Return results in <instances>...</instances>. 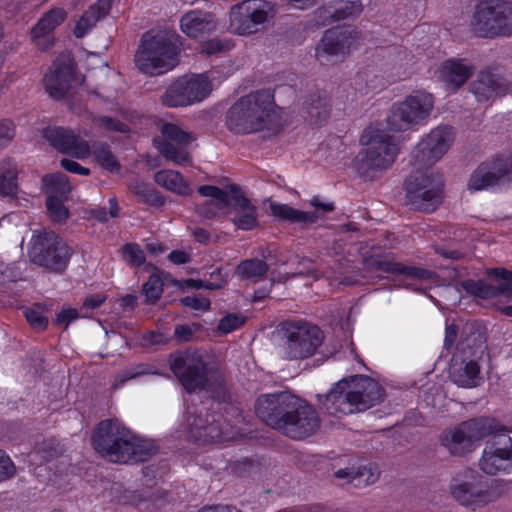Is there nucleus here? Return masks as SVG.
Returning <instances> with one entry per match:
<instances>
[{"instance_id":"f257e3e1","label":"nucleus","mask_w":512,"mask_h":512,"mask_svg":"<svg viewBox=\"0 0 512 512\" xmlns=\"http://www.w3.org/2000/svg\"><path fill=\"white\" fill-rule=\"evenodd\" d=\"M255 410L268 426L293 440L306 439L320 427L315 408L289 392L260 396Z\"/></svg>"},{"instance_id":"f03ea898","label":"nucleus","mask_w":512,"mask_h":512,"mask_svg":"<svg viewBox=\"0 0 512 512\" xmlns=\"http://www.w3.org/2000/svg\"><path fill=\"white\" fill-rule=\"evenodd\" d=\"M94 449L114 463H137L148 460L157 452L152 440L142 439L118 420L101 421L93 436Z\"/></svg>"},{"instance_id":"7ed1b4c3","label":"nucleus","mask_w":512,"mask_h":512,"mask_svg":"<svg viewBox=\"0 0 512 512\" xmlns=\"http://www.w3.org/2000/svg\"><path fill=\"white\" fill-rule=\"evenodd\" d=\"M320 408L332 416L363 412L379 404L384 389L368 376H352L334 384L327 394L317 395Z\"/></svg>"},{"instance_id":"20e7f679","label":"nucleus","mask_w":512,"mask_h":512,"mask_svg":"<svg viewBox=\"0 0 512 512\" xmlns=\"http://www.w3.org/2000/svg\"><path fill=\"white\" fill-rule=\"evenodd\" d=\"M274 113V96L270 90L251 92L239 98L228 110L226 125L235 134H249L265 129Z\"/></svg>"},{"instance_id":"39448f33","label":"nucleus","mask_w":512,"mask_h":512,"mask_svg":"<svg viewBox=\"0 0 512 512\" xmlns=\"http://www.w3.org/2000/svg\"><path fill=\"white\" fill-rule=\"evenodd\" d=\"M169 366L188 393L197 390L214 391L222 387V372L206 363L197 351L176 352L169 356Z\"/></svg>"},{"instance_id":"423d86ee","label":"nucleus","mask_w":512,"mask_h":512,"mask_svg":"<svg viewBox=\"0 0 512 512\" xmlns=\"http://www.w3.org/2000/svg\"><path fill=\"white\" fill-rule=\"evenodd\" d=\"M178 53L179 48L174 35L165 32H146L135 52L134 62L146 75H161L178 65Z\"/></svg>"},{"instance_id":"0eeeda50","label":"nucleus","mask_w":512,"mask_h":512,"mask_svg":"<svg viewBox=\"0 0 512 512\" xmlns=\"http://www.w3.org/2000/svg\"><path fill=\"white\" fill-rule=\"evenodd\" d=\"M363 148L356 157L360 175L372 180L377 172L388 169L396 159L398 147L385 131L367 127L360 138Z\"/></svg>"},{"instance_id":"6e6552de","label":"nucleus","mask_w":512,"mask_h":512,"mask_svg":"<svg viewBox=\"0 0 512 512\" xmlns=\"http://www.w3.org/2000/svg\"><path fill=\"white\" fill-rule=\"evenodd\" d=\"M198 193L216 200L218 209L229 208L230 221L239 230L250 231L259 227L258 208L244 195L239 185L229 184L224 188L203 185L198 188Z\"/></svg>"},{"instance_id":"1a4fd4ad","label":"nucleus","mask_w":512,"mask_h":512,"mask_svg":"<svg viewBox=\"0 0 512 512\" xmlns=\"http://www.w3.org/2000/svg\"><path fill=\"white\" fill-rule=\"evenodd\" d=\"M501 430L494 418L477 417L444 430L440 442L451 455L464 456L474 451L479 441Z\"/></svg>"},{"instance_id":"9d476101","label":"nucleus","mask_w":512,"mask_h":512,"mask_svg":"<svg viewBox=\"0 0 512 512\" xmlns=\"http://www.w3.org/2000/svg\"><path fill=\"white\" fill-rule=\"evenodd\" d=\"M508 491V483L494 479L484 483L472 473L458 474L450 483L452 497L466 507L484 506L500 499Z\"/></svg>"},{"instance_id":"9b49d317","label":"nucleus","mask_w":512,"mask_h":512,"mask_svg":"<svg viewBox=\"0 0 512 512\" xmlns=\"http://www.w3.org/2000/svg\"><path fill=\"white\" fill-rule=\"evenodd\" d=\"M73 250L54 232L34 231L30 240V261L53 273H62L68 266Z\"/></svg>"},{"instance_id":"f8f14e48","label":"nucleus","mask_w":512,"mask_h":512,"mask_svg":"<svg viewBox=\"0 0 512 512\" xmlns=\"http://www.w3.org/2000/svg\"><path fill=\"white\" fill-rule=\"evenodd\" d=\"M443 186L438 173L417 169L406 179V204L416 211L433 212L443 201Z\"/></svg>"},{"instance_id":"ddd939ff","label":"nucleus","mask_w":512,"mask_h":512,"mask_svg":"<svg viewBox=\"0 0 512 512\" xmlns=\"http://www.w3.org/2000/svg\"><path fill=\"white\" fill-rule=\"evenodd\" d=\"M471 27L480 37L512 34V3L505 0H481L475 7Z\"/></svg>"},{"instance_id":"4468645a","label":"nucleus","mask_w":512,"mask_h":512,"mask_svg":"<svg viewBox=\"0 0 512 512\" xmlns=\"http://www.w3.org/2000/svg\"><path fill=\"white\" fill-rule=\"evenodd\" d=\"M434 106L433 96L416 91L392 106L387 124L392 131H406L425 120Z\"/></svg>"},{"instance_id":"2eb2a0df","label":"nucleus","mask_w":512,"mask_h":512,"mask_svg":"<svg viewBox=\"0 0 512 512\" xmlns=\"http://www.w3.org/2000/svg\"><path fill=\"white\" fill-rule=\"evenodd\" d=\"M211 91V84L204 74L178 77L160 96L162 105L170 108L185 107L201 102Z\"/></svg>"},{"instance_id":"dca6fc26","label":"nucleus","mask_w":512,"mask_h":512,"mask_svg":"<svg viewBox=\"0 0 512 512\" xmlns=\"http://www.w3.org/2000/svg\"><path fill=\"white\" fill-rule=\"evenodd\" d=\"M284 330V354L290 360L312 356L324 339L323 332L316 325L307 322H287Z\"/></svg>"},{"instance_id":"f3484780","label":"nucleus","mask_w":512,"mask_h":512,"mask_svg":"<svg viewBox=\"0 0 512 512\" xmlns=\"http://www.w3.org/2000/svg\"><path fill=\"white\" fill-rule=\"evenodd\" d=\"M273 16V8L263 0H245L234 5L230 10L232 33L250 35L259 32Z\"/></svg>"},{"instance_id":"a211bd4d","label":"nucleus","mask_w":512,"mask_h":512,"mask_svg":"<svg viewBox=\"0 0 512 512\" xmlns=\"http://www.w3.org/2000/svg\"><path fill=\"white\" fill-rule=\"evenodd\" d=\"M454 135L451 127L438 126L430 131L413 149L411 158L416 169L427 170L448 151Z\"/></svg>"},{"instance_id":"6ab92c4d","label":"nucleus","mask_w":512,"mask_h":512,"mask_svg":"<svg viewBox=\"0 0 512 512\" xmlns=\"http://www.w3.org/2000/svg\"><path fill=\"white\" fill-rule=\"evenodd\" d=\"M494 432L492 440L483 449L479 460L480 469L488 475L512 471V438L505 434L506 428Z\"/></svg>"},{"instance_id":"aec40b11","label":"nucleus","mask_w":512,"mask_h":512,"mask_svg":"<svg viewBox=\"0 0 512 512\" xmlns=\"http://www.w3.org/2000/svg\"><path fill=\"white\" fill-rule=\"evenodd\" d=\"M160 131L164 138L156 144L160 154L177 165L190 164L191 157L186 146L194 140V136L174 123H164Z\"/></svg>"},{"instance_id":"412c9836","label":"nucleus","mask_w":512,"mask_h":512,"mask_svg":"<svg viewBox=\"0 0 512 512\" xmlns=\"http://www.w3.org/2000/svg\"><path fill=\"white\" fill-rule=\"evenodd\" d=\"M186 426L189 437L195 441L208 443L221 442L226 439L215 415L206 413L205 418H203V409L196 406L187 407Z\"/></svg>"},{"instance_id":"4be33fe9","label":"nucleus","mask_w":512,"mask_h":512,"mask_svg":"<svg viewBox=\"0 0 512 512\" xmlns=\"http://www.w3.org/2000/svg\"><path fill=\"white\" fill-rule=\"evenodd\" d=\"M356 40V33L349 28H332L325 31L315 48V56L320 63L330 62L333 57H343Z\"/></svg>"},{"instance_id":"5701e85b","label":"nucleus","mask_w":512,"mask_h":512,"mask_svg":"<svg viewBox=\"0 0 512 512\" xmlns=\"http://www.w3.org/2000/svg\"><path fill=\"white\" fill-rule=\"evenodd\" d=\"M504 180H512V158H497L479 165L470 177L468 189L478 191Z\"/></svg>"},{"instance_id":"b1692460","label":"nucleus","mask_w":512,"mask_h":512,"mask_svg":"<svg viewBox=\"0 0 512 512\" xmlns=\"http://www.w3.org/2000/svg\"><path fill=\"white\" fill-rule=\"evenodd\" d=\"M310 204L315 208V211L304 212L287 204L271 202L270 211L274 217L280 220L309 225L317 222L321 216L335 210L333 202H325L319 196H314Z\"/></svg>"},{"instance_id":"393cba45","label":"nucleus","mask_w":512,"mask_h":512,"mask_svg":"<svg viewBox=\"0 0 512 512\" xmlns=\"http://www.w3.org/2000/svg\"><path fill=\"white\" fill-rule=\"evenodd\" d=\"M44 137L58 151L73 157L84 159L90 155V147L72 130L63 127H48L43 132Z\"/></svg>"},{"instance_id":"a878e982","label":"nucleus","mask_w":512,"mask_h":512,"mask_svg":"<svg viewBox=\"0 0 512 512\" xmlns=\"http://www.w3.org/2000/svg\"><path fill=\"white\" fill-rule=\"evenodd\" d=\"M72 79V62L69 59L58 57L44 75L43 83L49 96L59 100L66 96Z\"/></svg>"},{"instance_id":"bb28decb","label":"nucleus","mask_w":512,"mask_h":512,"mask_svg":"<svg viewBox=\"0 0 512 512\" xmlns=\"http://www.w3.org/2000/svg\"><path fill=\"white\" fill-rule=\"evenodd\" d=\"M486 340V329L483 325L478 322L466 323L461 331L457 356L481 360L487 350Z\"/></svg>"},{"instance_id":"cd10ccee","label":"nucleus","mask_w":512,"mask_h":512,"mask_svg":"<svg viewBox=\"0 0 512 512\" xmlns=\"http://www.w3.org/2000/svg\"><path fill=\"white\" fill-rule=\"evenodd\" d=\"M365 265L371 271L404 275L407 280H429L433 275L427 269L397 262L389 255L368 258Z\"/></svg>"},{"instance_id":"c85d7f7f","label":"nucleus","mask_w":512,"mask_h":512,"mask_svg":"<svg viewBox=\"0 0 512 512\" xmlns=\"http://www.w3.org/2000/svg\"><path fill=\"white\" fill-rule=\"evenodd\" d=\"M479 361L454 356L450 365L451 380L459 387L473 388L481 381Z\"/></svg>"},{"instance_id":"c756f323","label":"nucleus","mask_w":512,"mask_h":512,"mask_svg":"<svg viewBox=\"0 0 512 512\" xmlns=\"http://www.w3.org/2000/svg\"><path fill=\"white\" fill-rule=\"evenodd\" d=\"M180 27L188 37L198 38L214 32L217 23L211 13L192 10L182 16Z\"/></svg>"},{"instance_id":"7c9ffc66","label":"nucleus","mask_w":512,"mask_h":512,"mask_svg":"<svg viewBox=\"0 0 512 512\" xmlns=\"http://www.w3.org/2000/svg\"><path fill=\"white\" fill-rule=\"evenodd\" d=\"M505 81L489 72H481L477 79L470 84V91L477 101H487L508 92Z\"/></svg>"},{"instance_id":"2f4dec72","label":"nucleus","mask_w":512,"mask_h":512,"mask_svg":"<svg viewBox=\"0 0 512 512\" xmlns=\"http://www.w3.org/2000/svg\"><path fill=\"white\" fill-rule=\"evenodd\" d=\"M66 12L62 8H54L44 14L31 30V38L37 46L43 49L52 45L49 40L51 32L66 19Z\"/></svg>"},{"instance_id":"473e14b6","label":"nucleus","mask_w":512,"mask_h":512,"mask_svg":"<svg viewBox=\"0 0 512 512\" xmlns=\"http://www.w3.org/2000/svg\"><path fill=\"white\" fill-rule=\"evenodd\" d=\"M475 68L464 59H448L441 65L440 76L453 91L460 88L473 74Z\"/></svg>"},{"instance_id":"72a5a7b5","label":"nucleus","mask_w":512,"mask_h":512,"mask_svg":"<svg viewBox=\"0 0 512 512\" xmlns=\"http://www.w3.org/2000/svg\"><path fill=\"white\" fill-rule=\"evenodd\" d=\"M335 477L352 483L355 487H365L374 484L380 476L378 465L368 463L357 468L347 467L335 472Z\"/></svg>"},{"instance_id":"f704fd0d","label":"nucleus","mask_w":512,"mask_h":512,"mask_svg":"<svg viewBox=\"0 0 512 512\" xmlns=\"http://www.w3.org/2000/svg\"><path fill=\"white\" fill-rule=\"evenodd\" d=\"M112 6V0H98L91 5L77 22L74 35L77 38H83L98 21L107 16Z\"/></svg>"},{"instance_id":"c9c22d12","label":"nucleus","mask_w":512,"mask_h":512,"mask_svg":"<svg viewBox=\"0 0 512 512\" xmlns=\"http://www.w3.org/2000/svg\"><path fill=\"white\" fill-rule=\"evenodd\" d=\"M305 110L312 124L319 125L329 116L328 96L325 91L312 93L305 101Z\"/></svg>"},{"instance_id":"e433bc0d","label":"nucleus","mask_w":512,"mask_h":512,"mask_svg":"<svg viewBox=\"0 0 512 512\" xmlns=\"http://www.w3.org/2000/svg\"><path fill=\"white\" fill-rule=\"evenodd\" d=\"M17 164L10 158L0 161V193L6 197H14L18 192Z\"/></svg>"},{"instance_id":"4c0bfd02","label":"nucleus","mask_w":512,"mask_h":512,"mask_svg":"<svg viewBox=\"0 0 512 512\" xmlns=\"http://www.w3.org/2000/svg\"><path fill=\"white\" fill-rule=\"evenodd\" d=\"M154 181L164 189L178 195H189L191 190L180 172L175 170H160L155 173Z\"/></svg>"},{"instance_id":"58836bf2","label":"nucleus","mask_w":512,"mask_h":512,"mask_svg":"<svg viewBox=\"0 0 512 512\" xmlns=\"http://www.w3.org/2000/svg\"><path fill=\"white\" fill-rule=\"evenodd\" d=\"M130 190L145 204L154 207L165 204V198L148 183L136 180L130 184Z\"/></svg>"},{"instance_id":"ea45409f","label":"nucleus","mask_w":512,"mask_h":512,"mask_svg":"<svg viewBox=\"0 0 512 512\" xmlns=\"http://www.w3.org/2000/svg\"><path fill=\"white\" fill-rule=\"evenodd\" d=\"M43 183L49 196H55L60 199L66 198L72 190L68 177L63 173L46 175L43 177Z\"/></svg>"},{"instance_id":"a19ab883","label":"nucleus","mask_w":512,"mask_h":512,"mask_svg":"<svg viewBox=\"0 0 512 512\" xmlns=\"http://www.w3.org/2000/svg\"><path fill=\"white\" fill-rule=\"evenodd\" d=\"M335 22L354 19L363 10L361 1L336 0L331 1Z\"/></svg>"},{"instance_id":"79ce46f5","label":"nucleus","mask_w":512,"mask_h":512,"mask_svg":"<svg viewBox=\"0 0 512 512\" xmlns=\"http://www.w3.org/2000/svg\"><path fill=\"white\" fill-rule=\"evenodd\" d=\"M462 288L470 295L480 299L496 297L497 285H491L484 280L468 279L461 283Z\"/></svg>"},{"instance_id":"37998d69","label":"nucleus","mask_w":512,"mask_h":512,"mask_svg":"<svg viewBox=\"0 0 512 512\" xmlns=\"http://www.w3.org/2000/svg\"><path fill=\"white\" fill-rule=\"evenodd\" d=\"M92 154L96 161L105 169L114 172L119 169V164L115 156L106 143H97L93 145Z\"/></svg>"},{"instance_id":"c03bdc74","label":"nucleus","mask_w":512,"mask_h":512,"mask_svg":"<svg viewBox=\"0 0 512 512\" xmlns=\"http://www.w3.org/2000/svg\"><path fill=\"white\" fill-rule=\"evenodd\" d=\"M267 271L268 265L263 260L257 258L242 261L237 266L238 274L247 279L262 277Z\"/></svg>"},{"instance_id":"a18cd8bd","label":"nucleus","mask_w":512,"mask_h":512,"mask_svg":"<svg viewBox=\"0 0 512 512\" xmlns=\"http://www.w3.org/2000/svg\"><path fill=\"white\" fill-rule=\"evenodd\" d=\"M147 304L156 303L163 293V282L157 275H151L142 288Z\"/></svg>"},{"instance_id":"49530a36","label":"nucleus","mask_w":512,"mask_h":512,"mask_svg":"<svg viewBox=\"0 0 512 512\" xmlns=\"http://www.w3.org/2000/svg\"><path fill=\"white\" fill-rule=\"evenodd\" d=\"M27 322L38 331H43L48 326V318L44 315V307L41 304H34L24 312Z\"/></svg>"},{"instance_id":"de8ad7c7","label":"nucleus","mask_w":512,"mask_h":512,"mask_svg":"<svg viewBox=\"0 0 512 512\" xmlns=\"http://www.w3.org/2000/svg\"><path fill=\"white\" fill-rule=\"evenodd\" d=\"M46 208L53 222H62L68 218L69 211L64 206L63 200L58 197L48 196Z\"/></svg>"},{"instance_id":"09e8293b","label":"nucleus","mask_w":512,"mask_h":512,"mask_svg":"<svg viewBox=\"0 0 512 512\" xmlns=\"http://www.w3.org/2000/svg\"><path fill=\"white\" fill-rule=\"evenodd\" d=\"M145 375H160V373L158 372V370L154 369L151 365L146 364V363H140V364L132 366L128 369L123 370L118 375V380L121 383H124L128 380H132L137 377L145 376Z\"/></svg>"},{"instance_id":"8fccbe9b","label":"nucleus","mask_w":512,"mask_h":512,"mask_svg":"<svg viewBox=\"0 0 512 512\" xmlns=\"http://www.w3.org/2000/svg\"><path fill=\"white\" fill-rule=\"evenodd\" d=\"M36 451L39 456L46 461H50L62 454V448L55 439L42 441L38 444Z\"/></svg>"},{"instance_id":"3c124183","label":"nucleus","mask_w":512,"mask_h":512,"mask_svg":"<svg viewBox=\"0 0 512 512\" xmlns=\"http://www.w3.org/2000/svg\"><path fill=\"white\" fill-rule=\"evenodd\" d=\"M125 260L132 266L139 267L145 262L144 251L136 243H128L122 247Z\"/></svg>"},{"instance_id":"603ef678","label":"nucleus","mask_w":512,"mask_h":512,"mask_svg":"<svg viewBox=\"0 0 512 512\" xmlns=\"http://www.w3.org/2000/svg\"><path fill=\"white\" fill-rule=\"evenodd\" d=\"M146 500H150L153 503H156V500L152 498V493L149 489H143L139 491L126 490L121 497V501L124 504H130L134 506H140L141 503Z\"/></svg>"},{"instance_id":"864d4df0","label":"nucleus","mask_w":512,"mask_h":512,"mask_svg":"<svg viewBox=\"0 0 512 512\" xmlns=\"http://www.w3.org/2000/svg\"><path fill=\"white\" fill-rule=\"evenodd\" d=\"M94 122L100 128H103L107 131H114L120 133H127L129 131L128 125H126L125 123L121 122L116 118H112L109 116H98L94 118Z\"/></svg>"},{"instance_id":"5fc2aeb1","label":"nucleus","mask_w":512,"mask_h":512,"mask_svg":"<svg viewBox=\"0 0 512 512\" xmlns=\"http://www.w3.org/2000/svg\"><path fill=\"white\" fill-rule=\"evenodd\" d=\"M231 45L228 41H222L218 38L209 39L200 44V52L206 55H215L230 50Z\"/></svg>"},{"instance_id":"6e6d98bb","label":"nucleus","mask_w":512,"mask_h":512,"mask_svg":"<svg viewBox=\"0 0 512 512\" xmlns=\"http://www.w3.org/2000/svg\"><path fill=\"white\" fill-rule=\"evenodd\" d=\"M313 21L317 26H327L335 22L332 3L318 7L313 12Z\"/></svg>"},{"instance_id":"4d7b16f0","label":"nucleus","mask_w":512,"mask_h":512,"mask_svg":"<svg viewBox=\"0 0 512 512\" xmlns=\"http://www.w3.org/2000/svg\"><path fill=\"white\" fill-rule=\"evenodd\" d=\"M244 322L245 318L240 315L227 314L219 321L218 330L221 333L227 334L241 327Z\"/></svg>"},{"instance_id":"13d9d810","label":"nucleus","mask_w":512,"mask_h":512,"mask_svg":"<svg viewBox=\"0 0 512 512\" xmlns=\"http://www.w3.org/2000/svg\"><path fill=\"white\" fill-rule=\"evenodd\" d=\"M181 303L189 308L195 310H208L210 308V301L203 295L186 296L181 299Z\"/></svg>"},{"instance_id":"bf43d9fd","label":"nucleus","mask_w":512,"mask_h":512,"mask_svg":"<svg viewBox=\"0 0 512 512\" xmlns=\"http://www.w3.org/2000/svg\"><path fill=\"white\" fill-rule=\"evenodd\" d=\"M15 127L9 120H0V150L12 141Z\"/></svg>"},{"instance_id":"052dcab7","label":"nucleus","mask_w":512,"mask_h":512,"mask_svg":"<svg viewBox=\"0 0 512 512\" xmlns=\"http://www.w3.org/2000/svg\"><path fill=\"white\" fill-rule=\"evenodd\" d=\"M168 339L163 333L155 332V331H148L143 334L141 338V345L143 347H150V346H156V345H163L166 344Z\"/></svg>"},{"instance_id":"680f3d73","label":"nucleus","mask_w":512,"mask_h":512,"mask_svg":"<svg viewBox=\"0 0 512 512\" xmlns=\"http://www.w3.org/2000/svg\"><path fill=\"white\" fill-rule=\"evenodd\" d=\"M15 473V466L10 458L0 450V482L9 479Z\"/></svg>"},{"instance_id":"e2e57ef3","label":"nucleus","mask_w":512,"mask_h":512,"mask_svg":"<svg viewBox=\"0 0 512 512\" xmlns=\"http://www.w3.org/2000/svg\"><path fill=\"white\" fill-rule=\"evenodd\" d=\"M79 316L78 311L73 308H63L56 316L54 323L63 326L64 329L68 327L70 322L77 319Z\"/></svg>"},{"instance_id":"0e129e2a","label":"nucleus","mask_w":512,"mask_h":512,"mask_svg":"<svg viewBox=\"0 0 512 512\" xmlns=\"http://www.w3.org/2000/svg\"><path fill=\"white\" fill-rule=\"evenodd\" d=\"M197 213L206 219H212L217 215V201L212 198L211 201H206L202 205L197 206Z\"/></svg>"},{"instance_id":"69168bd1","label":"nucleus","mask_w":512,"mask_h":512,"mask_svg":"<svg viewBox=\"0 0 512 512\" xmlns=\"http://www.w3.org/2000/svg\"><path fill=\"white\" fill-rule=\"evenodd\" d=\"M61 166L68 172L74 174H80L84 176H88L90 174V170L84 166H81L78 162L70 159H62Z\"/></svg>"},{"instance_id":"338daca9","label":"nucleus","mask_w":512,"mask_h":512,"mask_svg":"<svg viewBox=\"0 0 512 512\" xmlns=\"http://www.w3.org/2000/svg\"><path fill=\"white\" fill-rule=\"evenodd\" d=\"M193 331L188 325H177L174 336L179 342H187L192 338Z\"/></svg>"},{"instance_id":"774afa93","label":"nucleus","mask_w":512,"mask_h":512,"mask_svg":"<svg viewBox=\"0 0 512 512\" xmlns=\"http://www.w3.org/2000/svg\"><path fill=\"white\" fill-rule=\"evenodd\" d=\"M489 276H493L496 280L500 282H510L512 284V271H509L505 268H494L488 272Z\"/></svg>"}]
</instances>
